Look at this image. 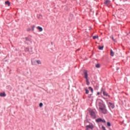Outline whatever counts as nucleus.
<instances>
[{"label": "nucleus", "instance_id": "nucleus-24", "mask_svg": "<svg viewBox=\"0 0 130 130\" xmlns=\"http://www.w3.org/2000/svg\"><path fill=\"white\" fill-rule=\"evenodd\" d=\"M100 92H98L97 93V95H100Z\"/></svg>", "mask_w": 130, "mask_h": 130}, {"label": "nucleus", "instance_id": "nucleus-11", "mask_svg": "<svg viewBox=\"0 0 130 130\" xmlns=\"http://www.w3.org/2000/svg\"><path fill=\"white\" fill-rule=\"evenodd\" d=\"M1 97H6V93L3 92L0 93Z\"/></svg>", "mask_w": 130, "mask_h": 130}, {"label": "nucleus", "instance_id": "nucleus-2", "mask_svg": "<svg viewBox=\"0 0 130 130\" xmlns=\"http://www.w3.org/2000/svg\"><path fill=\"white\" fill-rule=\"evenodd\" d=\"M84 77L86 80V85H88V86H89V85H90V82H89V78H88V72H87V71L84 70Z\"/></svg>", "mask_w": 130, "mask_h": 130}, {"label": "nucleus", "instance_id": "nucleus-18", "mask_svg": "<svg viewBox=\"0 0 130 130\" xmlns=\"http://www.w3.org/2000/svg\"><path fill=\"white\" fill-rule=\"evenodd\" d=\"M39 106L40 107H42V106H43V104L42 103H40Z\"/></svg>", "mask_w": 130, "mask_h": 130}, {"label": "nucleus", "instance_id": "nucleus-12", "mask_svg": "<svg viewBox=\"0 0 130 130\" xmlns=\"http://www.w3.org/2000/svg\"><path fill=\"white\" fill-rule=\"evenodd\" d=\"M110 55L111 56H114V52L112 50H111Z\"/></svg>", "mask_w": 130, "mask_h": 130}, {"label": "nucleus", "instance_id": "nucleus-17", "mask_svg": "<svg viewBox=\"0 0 130 130\" xmlns=\"http://www.w3.org/2000/svg\"><path fill=\"white\" fill-rule=\"evenodd\" d=\"M37 62L38 64H41V61L40 60H37Z\"/></svg>", "mask_w": 130, "mask_h": 130}, {"label": "nucleus", "instance_id": "nucleus-8", "mask_svg": "<svg viewBox=\"0 0 130 130\" xmlns=\"http://www.w3.org/2000/svg\"><path fill=\"white\" fill-rule=\"evenodd\" d=\"M105 5H106L107 6H108V5H109V4H110V1L109 0H106L105 2H104Z\"/></svg>", "mask_w": 130, "mask_h": 130}, {"label": "nucleus", "instance_id": "nucleus-15", "mask_svg": "<svg viewBox=\"0 0 130 130\" xmlns=\"http://www.w3.org/2000/svg\"><path fill=\"white\" fill-rule=\"evenodd\" d=\"M95 67H96V68H100V64H96V65H95Z\"/></svg>", "mask_w": 130, "mask_h": 130}, {"label": "nucleus", "instance_id": "nucleus-5", "mask_svg": "<svg viewBox=\"0 0 130 130\" xmlns=\"http://www.w3.org/2000/svg\"><path fill=\"white\" fill-rule=\"evenodd\" d=\"M96 122H103L104 123H105L106 122V121L104 119H102V118H99L96 120Z\"/></svg>", "mask_w": 130, "mask_h": 130}, {"label": "nucleus", "instance_id": "nucleus-1", "mask_svg": "<svg viewBox=\"0 0 130 130\" xmlns=\"http://www.w3.org/2000/svg\"><path fill=\"white\" fill-rule=\"evenodd\" d=\"M96 107H99V111L102 113H103L104 114H106V113H107L106 107L105 106V105L104 104L103 102H102L101 100H97Z\"/></svg>", "mask_w": 130, "mask_h": 130}, {"label": "nucleus", "instance_id": "nucleus-14", "mask_svg": "<svg viewBox=\"0 0 130 130\" xmlns=\"http://www.w3.org/2000/svg\"><path fill=\"white\" fill-rule=\"evenodd\" d=\"M88 89H89V90H90L91 93H93V88H92V87H88Z\"/></svg>", "mask_w": 130, "mask_h": 130}, {"label": "nucleus", "instance_id": "nucleus-3", "mask_svg": "<svg viewBox=\"0 0 130 130\" xmlns=\"http://www.w3.org/2000/svg\"><path fill=\"white\" fill-rule=\"evenodd\" d=\"M101 93H103L104 96H106V97H108L109 98L110 97V95L103 88H102Z\"/></svg>", "mask_w": 130, "mask_h": 130}, {"label": "nucleus", "instance_id": "nucleus-7", "mask_svg": "<svg viewBox=\"0 0 130 130\" xmlns=\"http://www.w3.org/2000/svg\"><path fill=\"white\" fill-rule=\"evenodd\" d=\"M37 29H38V30H39L40 32H42V31H43V28H42V27H40V26H38L37 27Z\"/></svg>", "mask_w": 130, "mask_h": 130}, {"label": "nucleus", "instance_id": "nucleus-4", "mask_svg": "<svg viewBox=\"0 0 130 130\" xmlns=\"http://www.w3.org/2000/svg\"><path fill=\"white\" fill-rule=\"evenodd\" d=\"M89 113L92 118H96V113L93 110H90Z\"/></svg>", "mask_w": 130, "mask_h": 130}, {"label": "nucleus", "instance_id": "nucleus-6", "mask_svg": "<svg viewBox=\"0 0 130 130\" xmlns=\"http://www.w3.org/2000/svg\"><path fill=\"white\" fill-rule=\"evenodd\" d=\"M108 103H109L110 107H111V108H112L113 109V108H114V107H115L114 104H113L111 102H109Z\"/></svg>", "mask_w": 130, "mask_h": 130}, {"label": "nucleus", "instance_id": "nucleus-23", "mask_svg": "<svg viewBox=\"0 0 130 130\" xmlns=\"http://www.w3.org/2000/svg\"><path fill=\"white\" fill-rule=\"evenodd\" d=\"M27 31H30V30H31V29H30V28H27Z\"/></svg>", "mask_w": 130, "mask_h": 130}, {"label": "nucleus", "instance_id": "nucleus-10", "mask_svg": "<svg viewBox=\"0 0 130 130\" xmlns=\"http://www.w3.org/2000/svg\"><path fill=\"white\" fill-rule=\"evenodd\" d=\"M86 128H91L92 129L93 128V125H88L86 126Z\"/></svg>", "mask_w": 130, "mask_h": 130}, {"label": "nucleus", "instance_id": "nucleus-22", "mask_svg": "<svg viewBox=\"0 0 130 130\" xmlns=\"http://www.w3.org/2000/svg\"><path fill=\"white\" fill-rule=\"evenodd\" d=\"M112 39L113 40V41H115V40H114V38H113V37H112Z\"/></svg>", "mask_w": 130, "mask_h": 130}, {"label": "nucleus", "instance_id": "nucleus-19", "mask_svg": "<svg viewBox=\"0 0 130 130\" xmlns=\"http://www.w3.org/2000/svg\"><path fill=\"white\" fill-rule=\"evenodd\" d=\"M107 125H108V126H111V124H110V122H107Z\"/></svg>", "mask_w": 130, "mask_h": 130}, {"label": "nucleus", "instance_id": "nucleus-20", "mask_svg": "<svg viewBox=\"0 0 130 130\" xmlns=\"http://www.w3.org/2000/svg\"><path fill=\"white\" fill-rule=\"evenodd\" d=\"M96 38H99L98 36H93V39H96Z\"/></svg>", "mask_w": 130, "mask_h": 130}, {"label": "nucleus", "instance_id": "nucleus-16", "mask_svg": "<svg viewBox=\"0 0 130 130\" xmlns=\"http://www.w3.org/2000/svg\"><path fill=\"white\" fill-rule=\"evenodd\" d=\"M85 90L86 91V94H89V90H88V89L85 88Z\"/></svg>", "mask_w": 130, "mask_h": 130}, {"label": "nucleus", "instance_id": "nucleus-13", "mask_svg": "<svg viewBox=\"0 0 130 130\" xmlns=\"http://www.w3.org/2000/svg\"><path fill=\"white\" fill-rule=\"evenodd\" d=\"M104 48V46H99V47H98V48H99V49L100 50H103V48Z\"/></svg>", "mask_w": 130, "mask_h": 130}, {"label": "nucleus", "instance_id": "nucleus-21", "mask_svg": "<svg viewBox=\"0 0 130 130\" xmlns=\"http://www.w3.org/2000/svg\"><path fill=\"white\" fill-rule=\"evenodd\" d=\"M34 28H35V25H32V29L33 30H34Z\"/></svg>", "mask_w": 130, "mask_h": 130}, {"label": "nucleus", "instance_id": "nucleus-9", "mask_svg": "<svg viewBox=\"0 0 130 130\" xmlns=\"http://www.w3.org/2000/svg\"><path fill=\"white\" fill-rule=\"evenodd\" d=\"M5 5H6V6H8V7H10V6H11V3L9 1H6Z\"/></svg>", "mask_w": 130, "mask_h": 130}]
</instances>
